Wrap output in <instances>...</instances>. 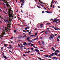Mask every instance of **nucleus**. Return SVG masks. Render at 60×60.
<instances>
[{
  "label": "nucleus",
  "instance_id": "obj_37",
  "mask_svg": "<svg viewBox=\"0 0 60 60\" xmlns=\"http://www.w3.org/2000/svg\"><path fill=\"white\" fill-rule=\"evenodd\" d=\"M32 41H30V43H31V42H32Z\"/></svg>",
  "mask_w": 60,
  "mask_h": 60
},
{
  "label": "nucleus",
  "instance_id": "obj_55",
  "mask_svg": "<svg viewBox=\"0 0 60 60\" xmlns=\"http://www.w3.org/2000/svg\"><path fill=\"white\" fill-rule=\"evenodd\" d=\"M49 28H47V30H49Z\"/></svg>",
  "mask_w": 60,
  "mask_h": 60
},
{
  "label": "nucleus",
  "instance_id": "obj_9",
  "mask_svg": "<svg viewBox=\"0 0 60 60\" xmlns=\"http://www.w3.org/2000/svg\"><path fill=\"white\" fill-rule=\"evenodd\" d=\"M4 21H5V22H6V21H7V22H8V23H9V22L8 21V20H6V19H4Z\"/></svg>",
  "mask_w": 60,
  "mask_h": 60
},
{
  "label": "nucleus",
  "instance_id": "obj_59",
  "mask_svg": "<svg viewBox=\"0 0 60 60\" xmlns=\"http://www.w3.org/2000/svg\"><path fill=\"white\" fill-rule=\"evenodd\" d=\"M41 49H42V48H43V47L42 46H41Z\"/></svg>",
  "mask_w": 60,
  "mask_h": 60
},
{
  "label": "nucleus",
  "instance_id": "obj_4",
  "mask_svg": "<svg viewBox=\"0 0 60 60\" xmlns=\"http://www.w3.org/2000/svg\"><path fill=\"white\" fill-rule=\"evenodd\" d=\"M20 45H21L20 49H23V45H22V44H20Z\"/></svg>",
  "mask_w": 60,
  "mask_h": 60
},
{
  "label": "nucleus",
  "instance_id": "obj_57",
  "mask_svg": "<svg viewBox=\"0 0 60 60\" xmlns=\"http://www.w3.org/2000/svg\"><path fill=\"white\" fill-rule=\"evenodd\" d=\"M12 38H13V37H12L10 39H11Z\"/></svg>",
  "mask_w": 60,
  "mask_h": 60
},
{
  "label": "nucleus",
  "instance_id": "obj_7",
  "mask_svg": "<svg viewBox=\"0 0 60 60\" xmlns=\"http://www.w3.org/2000/svg\"><path fill=\"white\" fill-rule=\"evenodd\" d=\"M54 29L55 30H60V29H59L57 28H54Z\"/></svg>",
  "mask_w": 60,
  "mask_h": 60
},
{
  "label": "nucleus",
  "instance_id": "obj_36",
  "mask_svg": "<svg viewBox=\"0 0 60 60\" xmlns=\"http://www.w3.org/2000/svg\"><path fill=\"white\" fill-rule=\"evenodd\" d=\"M52 54H53V55H55V53H52Z\"/></svg>",
  "mask_w": 60,
  "mask_h": 60
},
{
  "label": "nucleus",
  "instance_id": "obj_22",
  "mask_svg": "<svg viewBox=\"0 0 60 60\" xmlns=\"http://www.w3.org/2000/svg\"><path fill=\"white\" fill-rule=\"evenodd\" d=\"M30 44H31V43H29V44H27V45H28L29 46V45H30Z\"/></svg>",
  "mask_w": 60,
  "mask_h": 60
},
{
  "label": "nucleus",
  "instance_id": "obj_23",
  "mask_svg": "<svg viewBox=\"0 0 60 60\" xmlns=\"http://www.w3.org/2000/svg\"><path fill=\"white\" fill-rule=\"evenodd\" d=\"M3 57H4V58H5V59H6V56H4Z\"/></svg>",
  "mask_w": 60,
  "mask_h": 60
},
{
  "label": "nucleus",
  "instance_id": "obj_20",
  "mask_svg": "<svg viewBox=\"0 0 60 60\" xmlns=\"http://www.w3.org/2000/svg\"><path fill=\"white\" fill-rule=\"evenodd\" d=\"M23 56H26V54H23Z\"/></svg>",
  "mask_w": 60,
  "mask_h": 60
},
{
  "label": "nucleus",
  "instance_id": "obj_62",
  "mask_svg": "<svg viewBox=\"0 0 60 60\" xmlns=\"http://www.w3.org/2000/svg\"><path fill=\"white\" fill-rule=\"evenodd\" d=\"M9 51L10 52H11V51H10V50H9Z\"/></svg>",
  "mask_w": 60,
  "mask_h": 60
},
{
  "label": "nucleus",
  "instance_id": "obj_10",
  "mask_svg": "<svg viewBox=\"0 0 60 60\" xmlns=\"http://www.w3.org/2000/svg\"><path fill=\"white\" fill-rule=\"evenodd\" d=\"M53 22H56L57 21V20H56V19H55V20H53Z\"/></svg>",
  "mask_w": 60,
  "mask_h": 60
},
{
  "label": "nucleus",
  "instance_id": "obj_1",
  "mask_svg": "<svg viewBox=\"0 0 60 60\" xmlns=\"http://www.w3.org/2000/svg\"><path fill=\"white\" fill-rule=\"evenodd\" d=\"M3 2H5L6 4V5L7 6V7L8 8H9L8 9V14L9 17L10 18L9 19V21H11V19H13V18H12L13 17V15L12 14V10H11V8L10 7V6L9 4H8V3L7 2V1L6 0H2Z\"/></svg>",
  "mask_w": 60,
  "mask_h": 60
},
{
  "label": "nucleus",
  "instance_id": "obj_12",
  "mask_svg": "<svg viewBox=\"0 0 60 60\" xmlns=\"http://www.w3.org/2000/svg\"><path fill=\"white\" fill-rule=\"evenodd\" d=\"M22 43H23L24 46H25V45H26V42H25L24 43V42H23Z\"/></svg>",
  "mask_w": 60,
  "mask_h": 60
},
{
  "label": "nucleus",
  "instance_id": "obj_21",
  "mask_svg": "<svg viewBox=\"0 0 60 60\" xmlns=\"http://www.w3.org/2000/svg\"><path fill=\"white\" fill-rule=\"evenodd\" d=\"M57 46V45H54V47L55 48V47H56Z\"/></svg>",
  "mask_w": 60,
  "mask_h": 60
},
{
  "label": "nucleus",
  "instance_id": "obj_28",
  "mask_svg": "<svg viewBox=\"0 0 60 60\" xmlns=\"http://www.w3.org/2000/svg\"><path fill=\"white\" fill-rule=\"evenodd\" d=\"M27 28L28 29H29V27H28V26H27Z\"/></svg>",
  "mask_w": 60,
  "mask_h": 60
},
{
  "label": "nucleus",
  "instance_id": "obj_45",
  "mask_svg": "<svg viewBox=\"0 0 60 60\" xmlns=\"http://www.w3.org/2000/svg\"><path fill=\"white\" fill-rule=\"evenodd\" d=\"M49 56V57H51V56Z\"/></svg>",
  "mask_w": 60,
  "mask_h": 60
},
{
  "label": "nucleus",
  "instance_id": "obj_3",
  "mask_svg": "<svg viewBox=\"0 0 60 60\" xmlns=\"http://www.w3.org/2000/svg\"><path fill=\"white\" fill-rule=\"evenodd\" d=\"M50 37H49V40H51L53 38V37H54V35L52 34L51 35H50Z\"/></svg>",
  "mask_w": 60,
  "mask_h": 60
},
{
  "label": "nucleus",
  "instance_id": "obj_63",
  "mask_svg": "<svg viewBox=\"0 0 60 60\" xmlns=\"http://www.w3.org/2000/svg\"><path fill=\"white\" fill-rule=\"evenodd\" d=\"M1 49H2V50H3V47H2Z\"/></svg>",
  "mask_w": 60,
  "mask_h": 60
},
{
  "label": "nucleus",
  "instance_id": "obj_25",
  "mask_svg": "<svg viewBox=\"0 0 60 60\" xmlns=\"http://www.w3.org/2000/svg\"><path fill=\"white\" fill-rule=\"evenodd\" d=\"M55 53V55H57V53H56V52Z\"/></svg>",
  "mask_w": 60,
  "mask_h": 60
},
{
  "label": "nucleus",
  "instance_id": "obj_51",
  "mask_svg": "<svg viewBox=\"0 0 60 60\" xmlns=\"http://www.w3.org/2000/svg\"><path fill=\"white\" fill-rule=\"evenodd\" d=\"M25 35H24V37H26V34H24Z\"/></svg>",
  "mask_w": 60,
  "mask_h": 60
},
{
  "label": "nucleus",
  "instance_id": "obj_54",
  "mask_svg": "<svg viewBox=\"0 0 60 60\" xmlns=\"http://www.w3.org/2000/svg\"><path fill=\"white\" fill-rule=\"evenodd\" d=\"M45 12H44V11H42V13H44Z\"/></svg>",
  "mask_w": 60,
  "mask_h": 60
},
{
  "label": "nucleus",
  "instance_id": "obj_13",
  "mask_svg": "<svg viewBox=\"0 0 60 60\" xmlns=\"http://www.w3.org/2000/svg\"><path fill=\"white\" fill-rule=\"evenodd\" d=\"M22 37V36H21V35H20L18 37V38H19V39H20V38H21Z\"/></svg>",
  "mask_w": 60,
  "mask_h": 60
},
{
  "label": "nucleus",
  "instance_id": "obj_61",
  "mask_svg": "<svg viewBox=\"0 0 60 60\" xmlns=\"http://www.w3.org/2000/svg\"><path fill=\"white\" fill-rule=\"evenodd\" d=\"M40 51H43V50H40Z\"/></svg>",
  "mask_w": 60,
  "mask_h": 60
},
{
  "label": "nucleus",
  "instance_id": "obj_2",
  "mask_svg": "<svg viewBox=\"0 0 60 60\" xmlns=\"http://www.w3.org/2000/svg\"><path fill=\"white\" fill-rule=\"evenodd\" d=\"M3 29H4L3 30V31L4 32V33H3L0 36V38H2L4 36L5 34H6V32H8V31H7V28H6V27H3Z\"/></svg>",
  "mask_w": 60,
  "mask_h": 60
},
{
  "label": "nucleus",
  "instance_id": "obj_39",
  "mask_svg": "<svg viewBox=\"0 0 60 60\" xmlns=\"http://www.w3.org/2000/svg\"><path fill=\"white\" fill-rule=\"evenodd\" d=\"M34 44H31V46H34Z\"/></svg>",
  "mask_w": 60,
  "mask_h": 60
},
{
  "label": "nucleus",
  "instance_id": "obj_52",
  "mask_svg": "<svg viewBox=\"0 0 60 60\" xmlns=\"http://www.w3.org/2000/svg\"><path fill=\"white\" fill-rule=\"evenodd\" d=\"M6 45H7V44H5L4 45L5 46H6Z\"/></svg>",
  "mask_w": 60,
  "mask_h": 60
},
{
  "label": "nucleus",
  "instance_id": "obj_42",
  "mask_svg": "<svg viewBox=\"0 0 60 60\" xmlns=\"http://www.w3.org/2000/svg\"><path fill=\"white\" fill-rule=\"evenodd\" d=\"M31 36H35L34 35H31Z\"/></svg>",
  "mask_w": 60,
  "mask_h": 60
},
{
  "label": "nucleus",
  "instance_id": "obj_33",
  "mask_svg": "<svg viewBox=\"0 0 60 60\" xmlns=\"http://www.w3.org/2000/svg\"><path fill=\"white\" fill-rule=\"evenodd\" d=\"M31 50H34V49H33V48H31Z\"/></svg>",
  "mask_w": 60,
  "mask_h": 60
},
{
  "label": "nucleus",
  "instance_id": "obj_16",
  "mask_svg": "<svg viewBox=\"0 0 60 60\" xmlns=\"http://www.w3.org/2000/svg\"><path fill=\"white\" fill-rule=\"evenodd\" d=\"M40 26L41 27H43V24H41Z\"/></svg>",
  "mask_w": 60,
  "mask_h": 60
},
{
  "label": "nucleus",
  "instance_id": "obj_44",
  "mask_svg": "<svg viewBox=\"0 0 60 60\" xmlns=\"http://www.w3.org/2000/svg\"><path fill=\"white\" fill-rule=\"evenodd\" d=\"M58 59V58H56L55 59L56 60H57V59Z\"/></svg>",
  "mask_w": 60,
  "mask_h": 60
},
{
  "label": "nucleus",
  "instance_id": "obj_6",
  "mask_svg": "<svg viewBox=\"0 0 60 60\" xmlns=\"http://www.w3.org/2000/svg\"><path fill=\"white\" fill-rule=\"evenodd\" d=\"M10 24H9V23H8V24H7V28H8V27H10Z\"/></svg>",
  "mask_w": 60,
  "mask_h": 60
},
{
  "label": "nucleus",
  "instance_id": "obj_18",
  "mask_svg": "<svg viewBox=\"0 0 60 60\" xmlns=\"http://www.w3.org/2000/svg\"><path fill=\"white\" fill-rule=\"evenodd\" d=\"M45 32V31L44 30L42 32H40V33H44V32Z\"/></svg>",
  "mask_w": 60,
  "mask_h": 60
},
{
  "label": "nucleus",
  "instance_id": "obj_46",
  "mask_svg": "<svg viewBox=\"0 0 60 60\" xmlns=\"http://www.w3.org/2000/svg\"><path fill=\"white\" fill-rule=\"evenodd\" d=\"M21 11L22 13H23V11L22 10H21Z\"/></svg>",
  "mask_w": 60,
  "mask_h": 60
},
{
  "label": "nucleus",
  "instance_id": "obj_64",
  "mask_svg": "<svg viewBox=\"0 0 60 60\" xmlns=\"http://www.w3.org/2000/svg\"><path fill=\"white\" fill-rule=\"evenodd\" d=\"M27 32H29V31L28 30H27Z\"/></svg>",
  "mask_w": 60,
  "mask_h": 60
},
{
  "label": "nucleus",
  "instance_id": "obj_56",
  "mask_svg": "<svg viewBox=\"0 0 60 60\" xmlns=\"http://www.w3.org/2000/svg\"><path fill=\"white\" fill-rule=\"evenodd\" d=\"M18 41H21V40H18Z\"/></svg>",
  "mask_w": 60,
  "mask_h": 60
},
{
  "label": "nucleus",
  "instance_id": "obj_32",
  "mask_svg": "<svg viewBox=\"0 0 60 60\" xmlns=\"http://www.w3.org/2000/svg\"><path fill=\"white\" fill-rule=\"evenodd\" d=\"M31 30L30 31V32L28 34H31Z\"/></svg>",
  "mask_w": 60,
  "mask_h": 60
},
{
  "label": "nucleus",
  "instance_id": "obj_8",
  "mask_svg": "<svg viewBox=\"0 0 60 60\" xmlns=\"http://www.w3.org/2000/svg\"><path fill=\"white\" fill-rule=\"evenodd\" d=\"M59 51H58V50H56L55 51V53H59Z\"/></svg>",
  "mask_w": 60,
  "mask_h": 60
},
{
  "label": "nucleus",
  "instance_id": "obj_31",
  "mask_svg": "<svg viewBox=\"0 0 60 60\" xmlns=\"http://www.w3.org/2000/svg\"><path fill=\"white\" fill-rule=\"evenodd\" d=\"M57 41H59V39H58V38H57Z\"/></svg>",
  "mask_w": 60,
  "mask_h": 60
},
{
  "label": "nucleus",
  "instance_id": "obj_35",
  "mask_svg": "<svg viewBox=\"0 0 60 60\" xmlns=\"http://www.w3.org/2000/svg\"><path fill=\"white\" fill-rule=\"evenodd\" d=\"M33 47H34V48H37L38 49V48H37V47H35V46H33Z\"/></svg>",
  "mask_w": 60,
  "mask_h": 60
},
{
  "label": "nucleus",
  "instance_id": "obj_15",
  "mask_svg": "<svg viewBox=\"0 0 60 60\" xmlns=\"http://www.w3.org/2000/svg\"><path fill=\"white\" fill-rule=\"evenodd\" d=\"M52 49L53 50V51H55V49H54V47H52Z\"/></svg>",
  "mask_w": 60,
  "mask_h": 60
},
{
  "label": "nucleus",
  "instance_id": "obj_34",
  "mask_svg": "<svg viewBox=\"0 0 60 60\" xmlns=\"http://www.w3.org/2000/svg\"><path fill=\"white\" fill-rule=\"evenodd\" d=\"M25 30H27V27H26L25 28Z\"/></svg>",
  "mask_w": 60,
  "mask_h": 60
},
{
  "label": "nucleus",
  "instance_id": "obj_29",
  "mask_svg": "<svg viewBox=\"0 0 60 60\" xmlns=\"http://www.w3.org/2000/svg\"><path fill=\"white\" fill-rule=\"evenodd\" d=\"M45 33L46 34H47L48 33V31H45Z\"/></svg>",
  "mask_w": 60,
  "mask_h": 60
},
{
  "label": "nucleus",
  "instance_id": "obj_58",
  "mask_svg": "<svg viewBox=\"0 0 60 60\" xmlns=\"http://www.w3.org/2000/svg\"><path fill=\"white\" fill-rule=\"evenodd\" d=\"M41 4H43V3L42 2H41Z\"/></svg>",
  "mask_w": 60,
  "mask_h": 60
},
{
  "label": "nucleus",
  "instance_id": "obj_30",
  "mask_svg": "<svg viewBox=\"0 0 60 60\" xmlns=\"http://www.w3.org/2000/svg\"><path fill=\"white\" fill-rule=\"evenodd\" d=\"M47 32L49 33H50V31L49 30H48V31H47Z\"/></svg>",
  "mask_w": 60,
  "mask_h": 60
},
{
  "label": "nucleus",
  "instance_id": "obj_11",
  "mask_svg": "<svg viewBox=\"0 0 60 60\" xmlns=\"http://www.w3.org/2000/svg\"><path fill=\"white\" fill-rule=\"evenodd\" d=\"M38 37H37V38H36L35 39H34V40H33V41H34V40H37L38 39Z\"/></svg>",
  "mask_w": 60,
  "mask_h": 60
},
{
  "label": "nucleus",
  "instance_id": "obj_27",
  "mask_svg": "<svg viewBox=\"0 0 60 60\" xmlns=\"http://www.w3.org/2000/svg\"><path fill=\"white\" fill-rule=\"evenodd\" d=\"M47 25H49L50 24L49 23H47L46 24Z\"/></svg>",
  "mask_w": 60,
  "mask_h": 60
},
{
  "label": "nucleus",
  "instance_id": "obj_26",
  "mask_svg": "<svg viewBox=\"0 0 60 60\" xmlns=\"http://www.w3.org/2000/svg\"><path fill=\"white\" fill-rule=\"evenodd\" d=\"M38 43L40 45H41V43H40V41H39L38 42Z\"/></svg>",
  "mask_w": 60,
  "mask_h": 60
},
{
  "label": "nucleus",
  "instance_id": "obj_50",
  "mask_svg": "<svg viewBox=\"0 0 60 60\" xmlns=\"http://www.w3.org/2000/svg\"><path fill=\"white\" fill-rule=\"evenodd\" d=\"M37 34L36 33L35 34V36H36L37 35Z\"/></svg>",
  "mask_w": 60,
  "mask_h": 60
},
{
  "label": "nucleus",
  "instance_id": "obj_48",
  "mask_svg": "<svg viewBox=\"0 0 60 60\" xmlns=\"http://www.w3.org/2000/svg\"><path fill=\"white\" fill-rule=\"evenodd\" d=\"M45 12H46L48 13H49V12L47 11H45Z\"/></svg>",
  "mask_w": 60,
  "mask_h": 60
},
{
  "label": "nucleus",
  "instance_id": "obj_14",
  "mask_svg": "<svg viewBox=\"0 0 60 60\" xmlns=\"http://www.w3.org/2000/svg\"><path fill=\"white\" fill-rule=\"evenodd\" d=\"M42 43L43 45H44V41H42Z\"/></svg>",
  "mask_w": 60,
  "mask_h": 60
},
{
  "label": "nucleus",
  "instance_id": "obj_43",
  "mask_svg": "<svg viewBox=\"0 0 60 60\" xmlns=\"http://www.w3.org/2000/svg\"><path fill=\"white\" fill-rule=\"evenodd\" d=\"M37 7H38V8H40V7L38 6H37Z\"/></svg>",
  "mask_w": 60,
  "mask_h": 60
},
{
  "label": "nucleus",
  "instance_id": "obj_38",
  "mask_svg": "<svg viewBox=\"0 0 60 60\" xmlns=\"http://www.w3.org/2000/svg\"><path fill=\"white\" fill-rule=\"evenodd\" d=\"M23 5H24V4L22 3V4H21V5H22V6Z\"/></svg>",
  "mask_w": 60,
  "mask_h": 60
},
{
  "label": "nucleus",
  "instance_id": "obj_19",
  "mask_svg": "<svg viewBox=\"0 0 60 60\" xmlns=\"http://www.w3.org/2000/svg\"><path fill=\"white\" fill-rule=\"evenodd\" d=\"M16 31H17V30H15L14 31V33H15Z\"/></svg>",
  "mask_w": 60,
  "mask_h": 60
},
{
  "label": "nucleus",
  "instance_id": "obj_24",
  "mask_svg": "<svg viewBox=\"0 0 60 60\" xmlns=\"http://www.w3.org/2000/svg\"><path fill=\"white\" fill-rule=\"evenodd\" d=\"M45 57H48V55H45Z\"/></svg>",
  "mask_w": 60,
  "mask_h": 60
},
{
  "label": "nucleus",
  "instance_id": "obj_60",
  "mask_svg": "<svg viewBox=\"0 0 60 60\" xmlns=\"http://www.w3.org/2000/svg\"><path fill=\"white\" fill-rule=\"evenodd\" d=\"M0 19H2V17H1V16H0Z\"/></svg>",
  "mask_w": 60,
  "mask_h": 60
},
{
  "label": "nucleus",
  "instance_id": "obj_53",
  "mask_svg": "<svg viewBox=\"0 0 60 60\" xmlns=\"http://www.w3.org/2000/svg\"><path fill=\"white\" fill-rule=\"evenodd\" d=\"M51 56H53V54H51Z\"/></svg>",
  "mask_w": 60,
  "mask_h": 60
},
{
  "label": "nucleus",
  "instance_id": "obj_49",
  "mask_svg": "<svg viewBox=\"0 0 60 60\" xmlns=\"http://www.w3.org/2000/svg\"><path fill=\"white\" fill-rule=\"evenodd\" d=\"M60 36H58V38H60Z\"/></svg>",
  "mask_w": 60,
  "mask_h": 60
},
{
  "label": "nucleus",
  "instance_id": "obj_40",
  "mask_svg": "<svg viewBox=\"0 0 60 60\" xmlns=\"http://www.w3.org/2000/svg\"><path fill=\"white\" fill-rule=\"evenodd\" d=\"M29 39H30L29 38H27V40H29Z\"/></svg>",
  "mask_w": 60,
  "mask_h": 60
},
{
  "label": "nucleus",
  "instance_id": "obj_41",
  "mask_svg": "<svg viewBox=\"0 0 60 60\" xmlns=\"http://www.w3.org/2000/svg\"><path fill=\"white\" fill-rule=\"evenodd\" d=\"M56 57H53V58L54 59H55V58L56 59Z\"/></svg>",
  "mask_w": 60,
  "mask_h": 60
},
{
  "label": "nucleus",
  "instance_id": "obj_17",
  "mask_svg": "<svg viewBox=\"0 0 60 60\" xmlns=\"http://www.w3.org/2000/svg\"><path fill=\"white\" fill-rule=\"evenodd\" d=\"M52 3H53V2H52L51 4V6H50V7H52Z\"/></svg>",
  "mask_w": 60,
  "mask_h": 60
},
{
  "label": "nucleus",
  "instance_id": "obj_47",
  "mask_svg": "<svg viewBox=\"0 0 60 60\" xmlns=\"http://www.w3.org/2000/svg\"><path fill=\"white\" fill-rule=\"evenodd\" d=\"M39 59H40V60H41V58H39Z\"/></svg>",
  "mask_w": 60,
  "mask_h": 60
},
{
  "label": "nucleus",
  "instance_id": "obj_5",
  "mask_svg": "<svg viewBox=\"0 0 60 60\" xmlns=\"http://www.w3.org/2000/svg\"><path fill=\"white\" fill-rule=\"evenodd\" d=\"M35 50L36 52H39V50H38V49H35Z\"/></svg>",
  "mask_w": 60,
  "mask_h": 60
}]
</instances>
